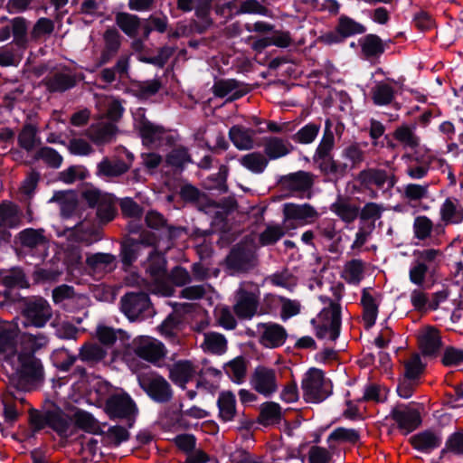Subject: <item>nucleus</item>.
<instances>
[{"label":"nucleus","mask_w":463,"mask_h":463,"mask_svg":"<svg viewBox=\"0 0 463 463\" xmlns=\"http://www.w3.org/2000/svg\"><path fill=\"white\" fill-rule=\"evenodd\" d=\"M332 291L335 299H329L327 297L320 298L325 304H327V307H324L311 320V324L317 338L335 341L341 330V306L339 301L342 298L344 286L339 284L332 288Z\"/></svg>","instance_id":"nucleus-1"},{"label":"nucleus","mask_w":463,"mask_h":463,"mask_svg":"<svg viewBox=\"0 0 463 463\" xmlns=\"http://www.w3.org/2000/svg\"><path fill=\"white\" fill-rule=\"evenodd\" d=\"M5 373L26 383L42 381L43 368L41 361L33 354H19L8 356L3 362Z\"/></svg>","instance_id":"nucleus-2"},{"label":"nucleus","mask_w":463,"mask_h":463,"mask_svg":"<svg viewBox=\"0 0 463 463\" xmlns=\"http://www.w3.org/2000/svg\"><path fill=\"white\" fill-rule=\"evenodd\" d=\"M260 289L251 281L241 282L234 294L233 312L240 319H251L258 314Z\"/></svg>","instance_id":"nucleus-3"},{"label":"nucleus","mask_w":463,"mask_h":463,"mask_svg":"<svg viewBox=\"0 0 463 463\" xmlns=\"http://www.w3.org/2000/svg\"><path fill=\"white\" fill-rule=\"evenodd\" d=\"M281 373L273 367L260 364L250 375V385L260 395L269 398L276 394L280 387Z\"/></svg>","instance_id":"nucleus-4"},{"label":"nucleus","mask_w":463,"mask_h":463,"mask_svg":"<svg viewBox=\"0 0 463 463\" xmlns=\"http://www.w3.org/2000/svg\"><path fill=\"white\" fill-rule=\"evenodd\" d=\"M283 224L287 231L312 224L318 218L317 211L310 204L288 203L283 205Z\"/></svg>","instance_id":"nucleus-5"},{"label":"nucleus","mask_w":463,"mask_h":463,"mask_svg":"<svg viewBox=\"0 0 463 463\" xmlns=\"http://www.w3.org/2000/svg\"><path fill=\"white\" fill-rule=\"evenodd\" d=\"M128 350L139 358L151 364H156L161 361L167 353L163 343L147 335H140L134 338L128 345Z\"/></svg>","instance_id":"nucleus-6"},{"label":"nucleus","mask_w":463,"mask_h":463,"mask_svg":"<svg viewBox=\"0 0 463 463\" xmlns=\"http://www.w3.org/2000/svg\"><path fill=\"white\" fill-rule=\"evenodd\" d=\"M304 397L307 402H319L331 393L330 383L321 370L311 368L302 381Z\"/></svg>","instance_id":"nucleus-7"},{"label":"nucleus","mask_w":463,"mask_h":463,"mask_svg":"<svg viewBox=\"0 0 463 463\" xmlns=\"http://www.w3.org/2000/svg\"><path fill=\"white\" fill-rule=\"evenodd\" d=\"M355 180L363 190L369 191L373 195H375V190L392 188L396 184L394 175L376 167H368L360 171Z\"/></svg>","instance_id":"nucleus-8"},{"label":"nucleus","mask_w":463,"mask_h":463,"mask_svg":"<svg viewBox=\"0 0 463 463\" xmlns=\"http://www.w3.org/2000/svg\"><path fill=\"white\" fill-rule=\"evenodd\" d=\"M402 159L406 163V174L411 179L424 178L430 168L434 156L429 149H418L413 153L404 154Z\"/></svg>","instance_id":"nucleus-9"},{"label":"nucleus","mask_w":463,"mask_h":463,"mask_svg":"<svg viewBox=\"0 0 463 463\" xmlns=\"http://www.w3.org/2000/svg\"><path fill=\"white\" fill-rule=\"evenodd\" d=\"M439 250L434 249H426L414 251V260L409 271L410 280L417 285L421 286L429 270V265L436 259Z\"/></svg>","instance_id":"nucleus-10"},{"label":"nucleus","mask_w":463,"mask_h":463,"mask_svg":"<svg viewBox=\"0 0 463 463\" xmlns=\"http://www.w3.org/2000/svg\"><path fill=\"white\" fill-rule=\"evenodd\" d=\"M142 389L154 400L165 402L171 397V389L166 380L156 373L140 374L137 377Z\"/></svg>","instance_id":"nucleus-11"},{"label":"nucleus","mask_w":463,"mask_h":463,"mask_svg":"<svg viewBox=\"0 0 463 463\" xmlns=\"http://www.w3.org/2000/svg\"><path fill=\"white\" fill-rule=\"evenodd\" d=\"M7 21L8 24L0 27V43L7 41L11 33L14 36L13 43L21 49L27 47V23L24 17H15L8 20L6 17L0 18V23Z\"/></svg>","instance_id":"nucleus-12"},{"label":"nucleus","mask_w":463,"mask_h":463,"mask_svg":"<svg viewBox=\"0 0 463 463\" xmlns=\"http://www.w3.org/2000/svg\"><path fill=\"white\" fill-rule=\"evenodd\" d=\"M257 330L260 333V343L267 348L283 345L288 337L285 327L277 323H260Z\"/></svg>","instance_id":"nucleus-13"},{"label":"nucleus","mask_w":463,"mask_h":463,"mask_svg":"<svg viewBox=\"0 0 463 463\" xmlns=\"http://www.w3.org/2000/svg\"><path fill=\"white\" fill-rule=\"evenodd\" d=\"M391 417L405 434L416 430L421 422L419 411L404 404L396 405L392 410Z\"/></svg>","instance_id":"nucleus-14"},{"label":"nucleus","mask_w":463,"mask_h":463,"mask_svg":"<svg viewBox=\"0 0 463 463\" xmlns=\"http://www.w3.org/2000/svg\"><path fill=\"white\" fill-rule=\"evenodd\" d=\"M381 295L373 288H364L362 290L361 306L363 307L362 319L365 328H371L376 322Z\"/></svg>","instance_id":"nucleus-15"},{"label":"nucleus","mask_w":463,"mask_h":463,"mask_svg":"<svg viewBox=\"0 0 463 463\" xmlns=\"http://www.w3.org/2000/svg\"><path fill=\"white\" fill-rule=\"evenodd\" d=\"M149 305V298L144 292L128 293L121 299V309L130 319L137 318L147 310Z\"/></svg>","instance_id":"nucleus-16"},{"label":"nucleus","mask_w":463,"mask_h":463,"mask_svg":"<svg viewBox=\"0 0 463 463\" xmlns=\"http://www.w3.org/2000/svg\"><path fill=\"white\" fill-rule=\"evenodd\" d=\"M445 296L441 292L430 295L420 288L413 289L410 295V300L413 308L418 312L436 310Z\"/></svg>","instance_id":"nucleus-17"},{"label":"nucleus","mask_w":463,"mask_h":463,"mask_svg":"<svg viewBox=\"0 0 463 463\" xmlns=\"http://www.w3.org/2000/svg\"><path fill=\"white\" fill-rule=\"evenodd\" d=\"M24 313L32 325L42 327L51 318L52 308L47 301L37 299L28 303Z\"/></svg>","instance_id":"nucleus-18"},{"label":"nucleus","mask_w":463,"mask_h":463,"mask_svg":"<svg viewBox=\"0 0 463 463\" xmlns=\"http://www.w3.org/2000/svg\"><path fill=\"white\" fill-rule=\"evenodd\" d=\"M43 83L51 92H62L74 87L76 79L68 70H61L51 72Z\"/></svg>","instance_id":"nucleus-19"},{"label":"nucleus","mask_w":463,"mask_h":463,"mask_svg":"<svg viewBox=\"0 0 463 463\" xmlns=\"http://www.w3.org/2000/svg\"><path fill=\"white\" fill-rule=\"evenodd\" d=\"M106 406L109 414L118 418L131 416L137 411L134 402L127 394H115L111 396L108 400Z\"/></svg>","instance_id":"nucleus-20"},{"label":"nucleus","mask_w":463,"mask_h":463,"mask_svg":"<svg viewBox=\"0 0 463 463\" xmlns=\"http://www.w3.org/2000/svg\"><path fill=\"white\" fill-rule=\"evenodd\" d=\"M397 81L392 79L375 83L371 90V98L377 106H386L392 102L396 94Z\"/></svg>","instance_id":"nucleus-21"},{"label":"nucleus","mask_w":463,"mask_h":463,"mask_svg":"<svg viewBox=\"0 0 463 463\" xmlns=\"http://www.w3.org/2000/svg\"><path fill=\"white\" fill-rule=\"evenodd\" d=\"M440 220L446 224H459L463 222V205L459 199L448 197L439 207Z\"/></svg>","instance_id":"nucleus-22"},{"label":"nucleus","mask_w":463,"mask_h":463,"mask_svg":"<svg viewBox=\"0 0 463 463\" xmlns=\"http://www.w3.org/2000/svg\"><path fill=\"white\" fill-rule=\"evenodd\" d=\"M227 263L237 271H248L256 265V256L250 250L236 247L229 254Z\"/></svg>","instance_id":"nucleus-23"},{"label":"nucleus","mask_w":463,"mask_h":463,"mask_svg":"<svg viewBox=\"0 0 463 463\" xmlns=\"http://www.w3.org/2000/svg\"><path fill=\"white\" fill-rule=\"evenodd\" d=\"M117 128L114 123L100 121L91 125L87 135L95 144L104 145L113 140Z\"/></svg>","instance_id":"nucleus-24"},{"label":"nucleus","mask_w":463,"mask_h":463,"mask_svg":"<svg viewBox=\"0 0 463 463\" xmlns=\"http://www.w3.org/2000/svg\"><path fill=\"white\" fill-rule=\"evenodd\" d=\"M257 132L241 125L232 126L229 130V137L232 144L240 150H249L254 146V137Z\"/></svg>","instance_id":"nucleus-25"},{"label":"nucleus","mask_w":463,"mask_h":463,"mask_svg":"<svg viewBox=\"0 0 463 463\" xmlns=\"http://www.w3.org/2000/svg\"><path fill=\"white\" fill-rule=\"evenodd\" d=\"M330 210L347 223L353 222L359 215V207L347 197H337L331 204Z\"/></svg>","instance_id":"nucleus-26"},{"label":"nucleus","mask_w":463,"mask_h":463,"mask_svg":"<svg viewBox=\"0 0 463 463\" xmlns=\"http://www.w3.org/2000/svg\"><path fill=\"white\" fill-rule=\"evenodd\" d=\"M104 49L100 55L99 65L109 62L118 52L121 36L115 28H109L103 34Z\"/></svg>","instance_id":"nucleus-27"},{"label":"nucleus","mask_w":463,"mask_h":463,"mask_svg":"<svg viewBox=\"0 0 463 463\" xmlns=\"http://www.w3.org/2000/svg\"><path fill=\"white\" fill-rule=\"evenodd\" d=\"M282 419V408L275 402H265L260 406L258 422L262 426L276 425Z\"/></svg>","instance_id":"nucleus-28"},{"label":"nucleus","mask_w":463,"mask_h":463,"mask_svg":"<svg viewBox=\"0 0 463 463\" xmlns=\"http://www.w3.org/2000/svg\"><path fill=\"white\" fill-rule=\"evenodd\" d=\"M419 345L423 354H435L441 347L439 332L433 327L427 328L420 335Z\"/></svg>","instance_id":"nucleus-29"},{"label":"nucleus","mask_w":463,"mask_h":463,"mask_svg":"<svg viewBox=\"0 0 463 463\" xmlns=\"http://www.w3.org/2000/svg\"><path fill=\"white\" fill-rule=\"evenodd\" d=\"M137 128L143 139V143L146 145L156 144L160 141L165 134V130L163 127L155 125L146 118L141 119L137 123Z\"/></svg>","instance_id":"nucleus-30"},{"label":"nucleus","mask_w":463,"mask_h":463,"mask_svg":"<svg viewBox=\"0 0 463 463\" xmlns=\"http://www.w3.org/2000/svg\"><path fill=\"white\" fill-rule=\"evenodd\" d=\"M195 366L190 361H179L170 368V379L176 384L184 386L195 374Z\"/></svg>","instance_id":"nucleus-31"},{"label":"nucleus","mask_w":463,"mask_h":463,"mask_svg":"<svg viewBox=\"0 0 463 463\" xmlns=\"http://www.w3.org/2000/svg\"><path fill=\"white\" fill-rule=\"evenodd\" d=\"M129 166L123 160H110L103 158L97 165V174L99 176L118 177L128 172Z\"/></svg>","instance_id":"nucleus-32"},{"label":"nucleus","mask_w":463,"mask_h":463,"mask_svg":"<svg viewBox=\"0 0 463 463\" xmlns=\"http://www.w3.org/2000/svg\"><path fill=\"white\" fill-rule=\"evenodd\" d=\"M21 223V215L18 206L11 202L5 201L0 204V227L14 228Z\"/></svg>","instance_id":"nucleus-33"},{"label":"nucleus","mask_w":463,"mask_h":463,"mask_svg":"<svg viewBox=\"0 0 463 463\" xmlns=\"http://www.w3.org/2000/svg\"><path fill=\"white\" fill-rule=\"evenodd\" d=\"M219 416L223 421L232 420L236 415V398L230 391L222 392L217 401Z\"/></svg>","instance_id":"nucleus-34"},{"label":"nucleus","mask_w":463,"mask_h":463,"mask_svg":"<svg viewBox=\"0 0 463 463\" xmlns=\"http://www.w3.org/2000/svg\"><path fill=\"white\" fill-rule=\"evenodd\" d=\"M363 55L367 58H377L384 52V44L376 34H367L359 40Z\"/></svg>","instance_id":"nucleus-35"},{"label":"nucleus","mask_w":463,"mask_h":463,"mask_svg":"<svg viewBox=\"0 0 463 463\" xmlns=\"http://www.w3.org/2000/svg\"><path fill=\"white\" fill-rule=\"evenodd\" d=\"M415 127L402 125L393 132V137L404 148L416 149L420 146V138L415 133Z\"/></svg>","instance_id":"nucleus-36"},{"label":"nucleus","mask_w":463,"mask_h":463,"mask_svg":"<svg viewBox=\"0 0 463 463\" xmlns=\"http://www.w3.org/2000/svg\"><path fill=\"white\" fill-rule=\"evenodd\" d=\"M202 348L207 353L220 355L227 350V340L220 333L208 332L203 335Z\"/></svg>","instance_id":"nucleus-37"},{"label":"nucleus","mask_w":463,"mask_h":463,"mask_svg":"<svg viewBox=\"0 0 463 463\" xmlns=\"http://www.w3.org/2000/svg\"><path fill=\"white\" fill-rule=\"evenodd\" d=\"M116 258L109 253H95L86 259L88 267L93 272H108L114 269Z\"/></svg>","instance_id":"nucleus-38"},{"label":"nucleus","mask_w":463,"mask_h":463,"mask_svg":"<svg viewBox=\"0 0 463 463\" xmlns=\"http://www.w3.org/2000/svg\"><path fill=\"white\" fill-rule=\"evenodd\" d=\"M19 239L23 246L31 249L45 247L48 243L43 229L27 228L19 233Z\"/></svg>","instance_id":"nucleus-39"},{"label":"nucleus","mask_w":463,"mask_h":463,"mask_svg":"<svg viewBox=\"0 0 463 463\" xmlns=\"http://www.w3.org/2000/svg\"><path fill=\"white\" fill-rule=\"evenodd\" d=\"M319 168L335 181L343 178L351 169L347 163L336 161L332 156L319 162Z\"/></svg>","instance_id":"nucleus-40"},{"label":"nucleus","mask_w":463,"mask_h":463,"mask_svg":"<svg viewBox=\"0 0 463 463\" xmlns=\"http://www.w3.org/2000/svg\"><path fill=\"white\" fill-rule=\"evenodd\" d=\"M248 363L242 356H237L224 365V371L235 383H241L246 379Z\"/></svg>","instance_id":"nucleus-41"},{"label":"nucleus","mask_w":463,"mask_h":463,"mask_svg":"<svg viewBox=\"0 0 463 463\" xmlns=\"http://www.w3.org/2000/svg\"><path fill=\"white\" fill-rule=\"evenodd\" d=\"M412 447L420 451H428L439 447L441 438L431 431H423L411 438Z\"/></svg>","instance_id":"nucleus-42"},{"label":"nucleus","mask_w":463,"mask_h":463,"mask_svg":"<svg viewBox=\"0 0 463 463\" xmlns=\"http://www.w3.org/2000/svg\"><path fill=\"white\" fill-rule=\"evenodd\" d=\"M313 175L299 171L285 177L284 184L292 191H307L313 185Z\"/></svg>","instance_id":"nucleus-43"},{"label":"nucleus","mask_w":463,"mask_h":463,"mask_svg":"<svg viewBox=\"0 0 463 463\" xmlns=\"http://www.w3.org/2000/svg\"><path fill=\"white\" fill-rule=\"evenodd\" d=\"M24 282V274L19 269L0 271V292L5 296L9 294L10 289L22 287Z\"/></svg>","instance_id":"nucleus-44"},{"label":"nucleus","mask_w":463,"mask_h":463,"mask_svg":"<svg viewBox=\"0 0 463 463\" xmlns=\"http://www.w3.org/2000/svg\"><path fill=\"white\" fill-rule=\"evenodd\" d=\"M364 264L361 260H352L345 263L342 278L349 284L358 285L364 278Z\"/></svg>","instance_id":"nucleus-45"},{"label":"nucleus","mask_w":463,"mask_h":463,"mask_svg":"<svg viewBox=\"0 0 463 463\" xmlns=\"http://www.w3.org/2000/svg\"><path fill=\"white\" fill-rule=\"evenodd\" d=\"M107 351L96 343L84 344L79 353V358L88 364H97L105 358Z\"/></svg>","instance_id":"nucleus-46"},{"label":"nucleus","mask_w":463,"mask_h":463,"mask_svg":"<svg viewBox=\"0 0 463 463\" xmlns=\"http://www.w3.org/2000/svg\"><path fill=\"white\" fill-rule=\"evenodd\" d=\"M334 146L335 137L330 129L329 121H327L323 137L316 150V154L314 156L315 160L319 163L323 160H326V158L331 157L330 152L334 148Z\"/></svg>","instance_id":"nucleus-47"},{"label":"nucleus","mask_w":463,"mask_h":463,"mask_svg":"<svg viewBox=\"0 0 463 463\" xmlns=\"http://www.w3.org/2000/svg\"><path fill=\"white\" fill-rule=\"evenodd\" d=\"M291 145L281 138L271 137L265 143V154L270 159H277L288 155L291 151Z\"/></svg>","instance_id":"nucleus-48"},{"label":"nucleus","mask_w":463,"mask_h":463,"mask_svg":"<svg viewBox=\"0 0 463 463\" xmlns=\"http://www.w3.org/2000/svg\"><path fill=\"white\" fill-rule=\"evenodd\" d=\"M117 25L129 37H134L137 33L140 26V19L128 13H118L115 17Z\"/></svg>","instance_id":"nucleus-49"},{"label":"nucleus","mask_w":463,"mask_h":463,"mask_svg":"<svg viewBox=\"0 0 463 463\" xmlns=\"http://www.w3.org/2000/svg\"><path fill=\"white\" fill-rule=\"evenodd\" d=\"M240 163L255 174L262 173L268 165V159L260 152H251L241 157Z\"/></svg>","instance_id":"nucleus-50"},{"label":"nucleus","mask_w":463,"mask_h":463,"mask_svg":"<svg viewBox=\"0 0 463 463\" xmlns=\"http://www.w3.org/2000/svg\"><path fill=\"white\" fill-rule=\"evenodd\" d=\"M336 30L340 36L345 39L354 34L364 33L365 32V27L354 19L342 15L338 19Z\"/></svg>","instance_id":"nucleus-51"},{"label":"nucleus","mask_w":463,"mask_h":463,"mask_svg":"<svg viewBox=\"0 0 463 463\" xmlns=\"http://www.w3.org/2000/svg\"><path fill=\"white\" fill-rule=\"evenodd\" d=\"M95 232L90 225L87 223H80L74 228L71 229L68 233V238L73 242H82L87 245L91 244L96 238H94Z\"/></svg>","instance_id":"nucleus-52"},{"label":"nucleus","mask_w":463,"mask_h":463,"mask_svg":"<svg viewBox=\"0 0 463 463\" xmlns=\"http://www.w3.org/2000/svg\"><path fill=\"white\" fill-rule=\"evenodd\" d=\"M40 142L37 137V128L31 125H24L18 135L19 146L27 152L32 151Z\"/></svg>","instance_id":"nucleus-53"},{"label":"nucleus","mask_w":463,"mask_h":463,"mask_svg":"<svg viewBox=\"0 0 463 463\" xmlns=\"http://www.w3.org/2000/svg\"><path fill=\"white\" fill-rule=\"evenodd\" d=\"M237 88L238 82L236 80H222L214 83L213 86V92L219 98H224L231 95L232 99H236L242 96V93L239 92Z\"/></svg>","instance_id":"nucleus-54"},{"label":"nucleus","mask_w":463,"mask_h":463,"mask_svg":"<svg viewBox=\"0 0 463 463\" xmlns=\"http://www.w3.org/2000/svg\"><path fill=\"white\" fill-rule=\"evenodd\" d=\"M52 201L60 203L61 214L71 216L77 208L76 195L72 192H60L53 195Z\"/></svg>","instance_id":"nucleus-55"},{"label":"nucleus","mask_w":463,"mask_h":463,"mask_svg":"<svg viewBox=\"0 0 463 463\" xmlns=\"http://www.w3.org/2000/svg\"><path fill=\"white\" fill-rule=\"evenodd\" d=\"M335 447L329 444V448L313 445L307 452L308 463H330L333 460Z\"/></svg>","instance_id":"nucleus-56"},{"label":"nucleus","mask_w":463,"mask_h":463,"mask_svg":"<svg viewBox=\"0 0 463 463\" xmlns=\"http://www.w3.org/2000/svg\"><path fill=\"white\" fill-rule=\"evenodd\" d=\"M360 439V433L354 429H347L339 427L334 430L327 437V443L332 444L334 441L348 442L354 444Z\"/></svg>","instance_id":"nucleus-57"},{"label":"nucleus","mask_w":463,"mask_h":463,"mask_svg":"<svg viewBox=\"0 0 463 463\" xmlns=\"http://www.w3.org/2000/svg\"><path fill=\"white\" fill-rule=\"evenodd\" d=\"M429 184H408L404 186L403 198L409 203L420 202L429 197Z\"/></svg>","instance_id":"nucleus-58"},{"label":"nucleus","mask_w":463,"mask_h":463,"mask_svg":"<svg viewBox=\"0 0 463 463\" xmlns=\"http://www.w3.org/2000/svg\"><path fill=\"white\" fill-rule=\"evenodd\" d=\"M389 391L381 385L371 383L365 386L364 395L356 402H383L387 400Z\"/></svg>","instance_id":"nucleus-59"},{"label":"nucleus","mask_w":463,"mask_h":463,"mask_svg":"<svg viewBox=\"0 0 463 463\" xmlns=\"http://www.w3.org/2000/svg\"><path fill=\"white\" fill-rule=\"evenodd\" d=\"M143 241H129L122 245L121 259L125 265H131L139 255L141 250L146 246Z\"/></svg>","instance_id":"nucleus-60"},{"label":"nucleus","mask_w":463,"mask_h":463,"mask_svg":"<svg viewBox=\"0 0 463 463\" xmlns=\"http://www.w3.org/2000/svg\"><path fill=\"white\" fill-rule=\"evenodd\" d=\"M36 160H42L49 167L59 168L62 163V156L53 148L44 146L36 151Z\"/></svg>","instance_id":"nucleus-61"},{"label":"nucleus","mask_w":463,"mask_h":463,"mask_svg":"<svg viewBox=\"0 0 463 463\" xmlns=\"http://www.w3.org/2000/svg\"><path fill=\"white\" fill-rule=\"evenodd\" d=\"M285 226L279 224L268 225L260 234L259 241L261 245H271L276 243L285 234Z\"/></svg>","instance_id":"nucleus-62"},{"label":"nucleus","mask_w":463,"mask_h":463,"mask_svg":"<svg viewBox=\"0 0 463 463\" xmlns=\"http://www.w3.org/2000/svg\"><path fill=\"white\" fill-rule=\"evenodd\" d=\"M404 376L409 380L417 379L423 372L424 365L418 354H411L403 362Z\"/></svg>","instance_id":"nucleus-63"},{"label":"nucleus","mask_w":463,"mask_h":463,"mask_svg":"<svg viewBox=\"0 0 463 463\" xmlns=\"http://www.w3.org/2000/svg\"><path fill=\"white\" fill-rule=\"evenodd\" d=\"M320 126L315 123H309L301 128L293 137V139L300 144L312 143L317 137Z\"/></svg>","instance_id":"nucleus-64"}]
</instances>
